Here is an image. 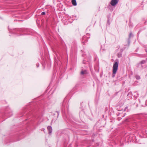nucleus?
Wrapping results in <instances>:
<instances>
[{"label":"nucleus","instance_id":"0eeeda50","mask_svg":"<svg viewBox=\"0 0 147 147\" xmlns=\"http://www.w3.org/2000/svg\"><path fill=\"white\" fill-rule=\"evenodd\" d=\"M147 58L146 59V60H143L141 61L140 62V63H139V65L140 64H144L145 63H146V62H147Z\"/></svg>","mask_w":147,"mask_h":147},{"label":"nucleus","instance_id":"4be33fe9","mask_svg":"<svg viewBox=\"0 0 147 147\" xmlns=\"http://www.w3.org/2000/svg\"><path fill=\"white\" fill-rule=\"evenodd\" d=\"M141 66L142 67H143V66L142 65H141Z\"/></svg>","mask_w":147,"mask_h":147},{"label":"nucleus","instance_id":"9b49d317","mask_svg":"<svg viewBox=\"0 0 147 147\" xmlns=\"http://www.w3.org/2000/svg\"><path fill=\"white\" fill-rule=\"evenodd\" d=\"M127 109V112L129 111V110H128V107H125V108L124 109V111H126V110Z\"/></svg>","mask_w":147,"mask_h":147},{"label":"nucleus","instance_id":"1a4fd4ad","mask_svg":"<svg viewBox=\"0 0 147 147\" xmlns=\"http://www.w3.org/2000/svg\"><path fill=\"white\" fill-rule=\"evenodd\" d=\"M122 52L118 53L117 54V56L118 58H120L122 57Z\"/></svg>","mask_w":147,"mask_h":147},{"label":"nucleus","instance_id":"423d86ee","mask_svg":"<svg viewBox=\"0 0 147 147\" xmlns=\"http://www.w3.org/2000/svg\"><path fill=\"white\" fill-rule=\"evenodd\" d=\"M88 74V71L85 70H82L81 72V75H84Z\"/></svg>","mask_w":147,"mask_h":147},{"label":"nucleus","instance_id":"39448f33","mask_svg":"<svg viewBox=\"0 0 147 147\" xmlns=\"http://www.w3.org/2000/svg\"><path fill=\"white\" fill-rule=\"evenodd\" d=\"M47 129L49 134H51L52 131V127L51 126H48L47 127Z\"/></svg>","mask_w":147,"mask_h":147},{"label":"nucleus","instance_id":"f257e3e1","mask_svg":"<svg viewBox=\"0 0 147 147\" xmlns=\"http://www.w3.org/2000/svg\"><path fill=\"white\" fill-rule=\"evenodd\" d=\"M118 62H115L114 63L113 68V74L112 75V77L113 78H114L115 76L118 69Z\"/></svg>","mask_w":147,"mask_h":147},{"label":"nucleus","instance_id":"aec40b11","mask_svg":"<svg viewBox=\"0 0 147 147\" xmlns=\"http://www.w3.org/2000/svg\"><path fill=\"white\" fill-rule=\"evenodd\" d=\"M25 34H29V33L26 34V33H25Z\"/></svg>","mask_w":147,"mask_h":147},{"label":"nucleus","instance_id":"4468645a","mask_svg":"<svg viewBox=\"0 0 147 147\" xmlns=\"http://www.w3.org/2000/svg\"><path fill=\"white\" fill-rule=\"evenodd\" d=\"M24 30V32H28L29 31V30L27 29Z\"/></svg>","mask_w":147,"mask_h":147},{"label":"nucleus","instance_id":"2eb2a0df","mask_svg":"<svg viewBox=\"0 0 147 147\" xmlns=\"http://www.w3.org/2000/svg\"><path fill=\"white\" fill-rule=\"evenodd\" d=\"M123 51V50L122 49H121L120 50V52H122H122Z\"/></svg>","mask_w":147,"mask_h":147},{"label":"nucleus","instance_id":"f3484780","mask_svg":"<svg viewBox=\"0 0 147 147\" xmlns=\"http://www.w3.org/2000/svg\"><path fill=\"white\" fill-rule=\"evenodd\" d=\"M36 65V67H39V64L38 63H37Z\"/></svg>","mask_w":147,"mask_h":147},{"label":"nucleus","instance_id":"7ed1b4c3","mask_svg":"<svg viewBox=\"0 0 147 147\" xmlns=\"http://www.w3.org/2000/svg\"><path fill=\"white\" fill-rule=\"evenodd\" d=\"M118 2V0H111V4L113 6H114Z\"/></svg>","mask_w":147,"mask_h":147},{"label":"nucleus","instance_id":"5701e85b","mask_svg":"<svg viewBox=\"0 0 147 147\" xmlns=\"http://www.w3.org/2000/svg\"><path fill=\"white\" fill-rule=\"evenodd\" d=\"M139 32H140V31L138 32V33H139Z\"/></svg>","mask_w":147,"mask_h":147},{"label":"nucleus","instance_id":"9d476101","mask_svg":"<svg viewBox=\"0 0 147 147\" xmlns=\"http://www.w3.org/2000/svg\"><path fill=\"white\" fill-rule=\"evenodd\" d=\"M135 78L137 80H139L140 79V76L138 75H136Z\"/></svg>","mask_w":147,"mask_h":147},{"label":"nucleus","instance_id":"412c9836","mask_svg":"<svg viewBox=\"0 0 147 147\" xmlns=\"http://www.w3.org/2000/svg\"><path fill=\"white\" fill-rule=\"evenodd\" d=\"M135 136L134 137H133V138H134H134H135Z\"/></svg>","mask_w":147,"mask_h":147},{"label":"nucleus","instance_id":"6e6552de","mask_svg":"<svg viewBox=\"0 0 147 147\" xmlns=\"http://www.w3.org/2000/svg\"><path fill=\"white\" fill-rule=\"evenodd\" d=\"M71 2L73 5L76 6L77 5V3L76 0H72Z\"/></svg>","mask_w":147,"mask_h":147},{"label":"nucleus","instance_id":"6ab92c4d","mask_svg":"<svg viewBox=\"0 0 147 147\" xmlns=\"http://www.w3.org/2000/svg\"><path fill=\"white\" fill-rule=\"evenodd\" d=\"M146 102V105H147V100H146V102Z\"/></svg>","mask_w":147,"mask_h":147},{"label":"nucleus","instance_id":"a211bd4d","mask_svg":"<svg viewBox=\"0 0 147 147\" xmlns=\"http://www.w3.org/2000/svg\"><path fill=\"white\" fill-rule=\"evenodd\" d=\"M56 112L57 113V114H58V116L59 115V111H57Z\"/></svg>","mask_w":147,"mask_h":147},{"label":"nucleus","instance_id":"f03ea898","mask_svg":"<svg viewBox=\"0 0 147 147\" xmlns=\"http://www.w3.org/2000/svg\"><path fill=\"white\" fill-rule=\"evenodd\" d=\"M66 102H65V101H64L63 102V103L62 105V113L63 114H64V115H65V112H64V111L65 110V105H66Z\"/></svg>","mask_w":147,"mask_h":147},{"label":"nucleus","instance_id":"20e7f679","mask_svg":"<svg viewBox=\"0 0 147 147\" xmlns=\"http://www.w3.org/2000/svg\"><path fill=\"white\" fill-rule=\"evenodd\" d=\"M131 36H133V34L132 32H130L129 36L128 39V45H129L130 43V39Z\"/></svg>","mask_w":147,"mask_h":147},{"label":"nucleus","instance_id":"ddd939ff","mask_svg":"<svg viewBox=\"0 0 147 147\" xmlns=\"http://www.w3.org/2000/svg\"><path fill=\"white\" fill-rule=\"evenodd\" d=\"M86 38V36H84L82 38V40H84Z\"/></svg>","mask_w":147,"mask_h":147},{"label":"nucleus","instance_id":"f8f14e48","mask_svg":"<svg viewBox=\"0 0 147 147\" xmlns=\"http://www.w3.org/2000/svg\"><path fill=\"white\" fill-rule=\"evenodd\" d=\"M45 12L44 11L42 12L41 13V15H44L45 14Z\"/></svg>","mask_w":147,"mask_h":147},{"label":"nucleus","instance_id":"dca6fc26","mask_svg":"<svg viewBox=\"0 0 147 147\" xmlns=\"http://www.w3.org/2000/svg\"><path fill=\"white\" fill-rule=\"evenodd\" d=\"M9 117L11 116L12 115V113H9Z\"/></svg>","mask_w":147,"mask_h":147}]
</instances>
